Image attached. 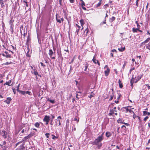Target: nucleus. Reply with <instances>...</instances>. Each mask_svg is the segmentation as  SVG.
I'll use <instances>...</instances> for the list:
<instances>
[{"label": "nucleus", "mask_w": 150, "mask_h": 150, "mask_svg": "<svg viewBox=\"0 0 150 150\" xmlns=\"http://www.w3.org/2000/svg\"><path fill=\"white\" fill-rule=\"evenodd\" d=\"M103 132L100 136H99L96 139H95L93 142V144H97L98 142H100L104 139Z\"/></svg>", "instance_id": "1"}, {"label": "nucleus", "mask_w": 150, "mask_h": 150, "mask_svg": "<svg viewBox=\"0 0 150 150\" xmlns=\"http://www.w3.org/2000/svg\"><path fill=\"white\" fill-rule=\"evenodd\" d=\"M13 52L11 51L8 50L7 51L4 52L1 55L8 58L11 57V56L13 54Z\"/></svg>", "instance_id": "2"}, {"label": "nucleus", "mask_w": 150, "mask_h": 150, "mask_svg": "<svg viewBox=\"0 0 150 150\" xmlns=\"http://www.w3.org/2000/svg\"><path fill=\"white\" fill-rule=\"evenodd\" d=\"M0 133L1 135L4 139H6L7 137L8 134L3 129L1 131L0 130Z\"/></svg>", "instance_id": "3"}, {"label": "nucleus", "mask_w": 150, "mask_h": 150, "mask_svg": "<svg viewBox=\"0 0 150 150\" xmlns=\"http://www.w3.org/2000/svg\"><path fill=\"white\" fill-rule=\"evenodd\" d=\"M50 120V117L49 116L45 115V116L44 119H43V121L45 122V124L46 125H47L49 123Z\"/></svg>", "instance_id": "4"}, {"label": "nucleus", "mask_w": 150, "mask_h": 150, "mask_svg": "<svg viewBox=\"0 0 150 150\" xmlns=\"http://www.w3.org/2000/svg\"><path fill=\"white\" fill-rule=\"evenodd\" d=\"M130 106H128L127 107H123L122 109L123 111L125 112H127L128 111H129V109L128 108V107H131Z\"/></svg>", "instance_id": "5"}, {"label": "nucleus", "mask_w": 150, "mask_h": 150, "mask_svg": "<svg viewBox=\"0 0 150 150\" xmlns=\"http://www.w3.org/2000/svg\"><path fill=\"white\" fill-rule=\"evenodd\" d=\"M110 69H109V68H107L106 69V70H105L104 71V73H105V75L106 76H107L109 75V74L110 73Z\"/></svg>", "instance_id": "6"}, {"label": "nucleus", "mask_w": 150, "mask_h": 150, "mask_svg": "<svg viewBox=\"0 0 150 150\" xmlns=\"http://www.w3.org/2000/svg\"><path fill=\"white\" fill-rule=\"evenodd\" d=\"M11 80H9L8 81H6V83L4 84V85L5 86V85H7L9 86H12V83H11Z\"/></svg>", "instance_id": "7"}, {"label": "nucleus", "mask_w": 150, "mask_h": 150, "mask_svg": "<svg viewBox=\"0 0 150 150\" xmlns=\"http://www.w3.org/2000/svg\"><path fill=\"white\" fill-rule=\"evenodd\" d=\"M12 99L10 97H8L6 98V100L4 101V102L7 104H9Z\"/></svg>", "instance_id": "8"}, {"label": "nucleus", "mask_w": 150, "mask_h": 150, "mask_svg": "<svg viewBox=\"0 0 150 150\" xmlns=\"http://www.w3.org/2000/svg\"><path fill=\"white\" fill-rule=\"evenodd\" d=\"M29 49L28 48V46L27 48H26L25 50V52L26 53V56H27L30 57V55L29 54Z\"/></svg>", "instance_id": "9"}, {"label": "nucleus", "mask_w": 150, "mask_h": 150, "mask_svg": "<svg viewBox=\"0 0 150 150\" xmlns=\"http://www.w3.org/2000/svg\"><path fill=\"white\" fill-rule=\"evenodd\" d=\"M142 76H138L137 77H135V80H136V81H134L135 83H136L139 80L141 79Z\"/></svg>", "instance_id": "10"}, {"label": "nucleus", "mask_w": 150, "mask_h": 150, "mask_svg": "<svg viewBox=\"0 0 150 150\" xmlns=\"http://www.w3.org/2000/svg\"><path fill=\"white\" fill-rule=\"evenodd\" d=\"M92 61L95 64L97 63L98 66L100 65V63L99 61L98 60H96L95 58H94V57L92 59Z\"/></svg>", "instance_id": "11"}, {"label": "nucleus", "mask_w": 150, "mask_h": 150, "mask_svg": "<svg viewBox=\"0 0 150 150\" xmlns=\"http://www.w3.org/2000/svg\"><path fill=\"white\" fill-rule=\"evenodd\" d=\"M76 28H78L76 30V33L77 34H78L80 29L81 28V27L77 24H76Z\"/></svg>", "instance_id": "12"}, {"label": "nucleus", "mask_w": 150, "mask_h": 150, "mask_svg": "<svg viewBox=\"0 0 150 150\" xmlns=\"http://www.w3.org/2000/svg\"><path fill=\"white\" fill-rule=\"evenodd\" d=\"M150 40V38H147L142 43L141 45L147 43Z\"/></svg>", "instance_id": "13"}, {"label": "nucleus", "mask_w": 150, "mask_h": 150, "mask_svg": "<svg viewBox=\"0 0 150 150\" xmlns=\"http://www.w3.org/2000/svg\"><path fill=\"white\" fill-rule=\"evenodd\" d=\"M53 54L54 52H53L52 50L50 49L49 50V54L50 55V57H52Z\"/></svg>", "instance_id": "14"}, {"label": "nucleus", "mask_w": 150, "mask_h": 150, "mask_svg": "<svg viewBox=\"0 0 150 150\" xmlns=\"http://www.w3.org/2000/svg\"><path fill=\"white\" fill-rule=\"evenodd\" d=\"M33 71H31V73L33 74H34L35 75L37 76V75H38V73L37 72V71L36 69H33Z\"/></svg>", "instance_id": "15"}, {"label": "nucleus", "mask_w": 150, "mask_h": 150, "mask_svg": "<svg viewBox=\"0 0 150 150\" xmlns=\"http://www.w3.org/2000/svg\"><path fill=\"white\" fill-rule=\"evenodd\" d=\"M0 146L2 148V150H6L7 148L8 147L6 146H3V145L0 144Z\"/></svg>", "instance_id": "16"}, {"label": "nucleus", "mask_w": 150, "mask_h": 150, "mask_svg": "<svg viewBox=\"0 0 150 150\" xmlns=\"http://www.w3.org/2000/svg\"><path fill=\"white\" fill-rule=\"evenodd\" d=\"M150 115V113L149 112H148L146 111H143V115L145 116L146 115Z\"/></svg>", "instance_id": "17"}, {"label": "nucleus", "mask_w": 150, "mask_h": 150, "mask_svg": "<svg viewBox=\"0 0 150 150\" xmlns=\"http://www.w3.org/2000/svg\"><path fill=\"white\" fill-rule=\"evenodd\" d=\"M116 112V111L115 110H110V112L108 114L109 115H112L114 114V112Z\"/></svg>", "instance_id": "18"}, {"label": "nucleus", "mask_w": 150, "mask_h": 150, "mask_svg": "<svg viewBox=\"0 0 150 150\" xmlns=\"http://www.w3.org/2000/svg\"><path fill=\"white\" fill-rule=\"evenodd\" d=\"M12 18H11V19L10 20L9 23L11 26V27L12 28L13 25V22L14 21V20H12Z\"/></svg>", "instance_id": "19"}, {"label": "nucleus", "mask_w": 150, "mask_h": 150, "mask_svg": "<svg viewBox=\"0 0 150 150\" xmlns=\"http://www.w3.org/2000/svg\"><path fill=\"white\" fill-rule=\"evenodd\" d=\"M97 144H94V145H97L98 148L100 149L102 146V144L100 142H98Z\"/></svg>", "instance_id": "20"}, {"label": "nucleus", "mask_w": 150, "mask_h": 150, "mask_svg": "<svg viewBox=\"0 0 150 150\" xmlns=\"http://www.w3.org/2000/svg\"><path fill=\"white\" fill-rule=\"evenodd\" d=\"M112 95H110V97L109 100L110 101H111L112 100V99L113 98V97L114 95V93H113V89H112Z\"/></svg>", "instance_id": "21"}, {"label": "nucleus", "mask_w": 150, "mask_h": 150, "mask_svg": "<svg viewBox=\"0 0 150 150\" xmlns=\"http://www.w3.org/2000/svg\"><path fill=\"white\" fill-rule=\"evenodd\" d=\"M105 135L107 137H109L111 135V134L110 132H107L105 133Z\"/></svg>", "instance_id": "22"}, {"label": "nucleus", "mask_w": 150, "mask_h": 150, "mask_svg": "<svg viewBox=\"0 0 150 150\" xmlns=\"http://www.w3.org/2000/svg\"><path fill=\"white\" fill-rule=\"evenodd\" d=\"M124 121L121 118H119L117 120V122L118 123L122 124Z\"/></svg>", "instance_id": "23"}, {"label": "nucleus", "mask_w": 150, "mask_h": 150, "mask_svg": "<svg viewBox=\"0 0 150 150\" xmlns=\"http://www.w3.org/2000/svg\"><path fill=\"white\" fill-rule=\"evenodd\" d=\"M125 47H121L120 48H118V50L120 51V52H123L125 50Z\"/></svg>", "instance_id": "24"}, {"label": "nucleus", "mask_w": 150, "mask_h": 150, "mask_svg": "<svg viewBox=\"0 0 150 150\" xmlns=\"http://www.w3.org/2000/svg\"><path fill=\"white\" fill-rule=\"evenodd\" d=\"M118 83L120 87L122 88L123 87L122 83L121 82V81L120 79L118 81Z\"/></svg>", "instance_id": "25"}, {"label": "nucleus", "mask_w": 150, "mask_h": 150, "mask_svg": "<svg viewBox=\"0 0 150 150\" xmlns=\"http://www.w3.org/2000/svg\"><path fill=\"white\" fill-rule=\"evenodd\" d=\"M115 18L114 16H113L111 18H110V20H109L110 22L111 23L113 21H114L115 20Z\"/></svg>", "instance_id": "26"}, {"label": "nucleus", "mask_w": 150, "mask_h": 150, "mask_svg": "<svg viewBox=\"0 0 150 150\" xmlns=\"http://www.w3.org/2000/svg\"><path fill=\"white\" fill-rule=\"evenodd\" d=\"M32 136L31 135H30V134H29L27 136L25 137L24 138V139H25V140H26L27 139L30 138Z\"/></svg>", "instance_id": "27"}, {"label": "nucleus", "mask_w": 150, "mask_h": 150, "mask_svg": "<svg viewBox=\"0 0 150 150\" xmlns=\"http://www.w3.org/2000/svg\"><path fill=\"white\" fill-rule=\"evenodd\" d=\"M88 29L87 28H86L85 31H84V35H87L88 33Z\"/></svg>", "instance_id": "28"}, {"label": "nucleus", "mask_w": 150, "mask_h": 150, "mask_svg": "<svg viewBox=\"0 0 150 150\" xmlns=\"http://www.w3.org/2000/svg\"><path fill=\"white\" fill-rule=\"evenodd\" d=\"M138 30H139L138 28H132V31L133 33H137V31H138Z\"/></svg>", "instance_id": "29"}, {"label": "nucleus", "mask_w": 150, "mask_h": 150, "mask_svg": "<svg viewBox=\"0 0 150 150\" xmlns=\"http://www.w3.org/2000/svg\"><path fill=\"white\" fill-rule=\"evenodd\" d=\"M47 100L48 101L50 102L51 103L53 104L54 103L55 101L54 100H51L49 98L47 99Z\"/></svg>", "instance_id": "30"}, {"label": "nucleus", "mask_w": 150, "mask_h": 150, "mask_svg": "<svg viewBox=\"0 0 150 150\" xmlns=\"http://www.w3.org/2000/svg\"><path fill=\"white\" fill-rule=\"evenodd\" d=\"M88 64L87 63H86V64H85V69H84L85 71H86L87 70V68L88 67Z\"/></svg>", "instance_id": "31"}, {"label": "nucleus", "mask_w": 150, "mask_h": 150, "mask_svg": "<svg viewBox=\"0 0 150 150\" xmlns=\"http://www.w3.org/2000/svg\"><path fill=\"white\" fill-rule=\"evenodd\" d=\"M102 1L101 0H100V2H99L98 4H97L96 5V7H98L100 6L101 4V2Z\"/></svg>", "instance_id": "32"}, {"label": "nucleus", "mask_w": 150, "mask_h": 150, "mask_svg": "<svg viewBox=\"0 0 150 150\" xmlns=\"http://www.w3.org/2000/svg\"><path fill=\"white\" fill-rule=\"evenodd\" d=\"M80 22L82 26H83V25L84 24V22L83 20L81 19L80 21Z\"/></svg>", "instance_id": "33"}, {"label": "nucleus", "mask_w": 150, "mask_h": 150, "mask_svg": "<svg viewBox=\"0 0 150 150\" xmlns=\"http://www.w3.org/2000/svg\"><path fill=\"white\" fill-rule=\"evenodd\" d=\"M40 125L38 122L35 123V126L37 127L38 128L39 127Z\"/></svg>", "instance_id": "34"}, {"label": "nucleus", "mask_w": 150, "mask_h": 150, "mask_svg": "<svg viewBox=\"0 0 150 150\" xmlns=\"http://www.w3.org/2000/svg\"><path fill=\"white\" fill-rule=\"evenodd\" d=\"M74 120L76 121L78 123L79 121V118L77 117H76L74 118Z\"/></svg>", "instance_id": "35"}, {"label": "nucleus", "mask_w": 150, "mask_h": 150, "mask_svg": "<svg viewBox=\"0 0 150 150\" xmlns=\"http://www.w3.org/2000/svg\"><path fill=\"white\" fill-rule=\"evenodd\" d=\"M25 93L28 94L30 96H31L32 95V93H31V92L30 91H25Z\"/></svg>", "instance_id": "36"}, {"label": "nucleus", "mask_w": 150, "mask_h": 150, "mask_svg": "<svg viewBox=\"0 0 150 150\" xmlns=\"http://www.w3.org/2000/svg\"><path fill=\"white\" fill-rule=\"evenodd\" d=\"M24 141V140H23L21 141H20L18 142H17L16 144V147L18 144H20L21 143H22Z\"/></svg>", "instance_id": "37"}, {"label": "nucleus", "mask_w": 150, "mask_h": 150, "mask_svg": "<svg viewBox=\"0 0 150 150\" xmlns=\"http://www.w3.org/2000/svg\"><path fill=\"white\" fill-rule=\"evenodd\" d=\"M19 92L21 94L24 95L25 94V91H19Z\"/></svg>", "instance_id": "38"}, {"label": "nucleus", "mask_w": 150, "mask_h": 150, "mask_svg": "<svg viewBox=\"0 0 150 150\" xmlns=\"http://www.w3.org/2000/svg\"><path fill=\"white\" fill-rule=\"evenodd\" d=\"M25 148L24 146H23V145H21L20 146V147L19 148V149L20 150H23V149Z\"/></svg>", "instance_id": "39"}, {"label": "nucleus", "mask_w": 150, "mask_h": 150, "mask_svg": "<svg viewBox=\"0 0 150 150\" xmlns=\"http://www.w3.org/2000/svg\"><path fill=\"white\" fill-rule=\"evenodd\" d=\"M52 139H57V137L53 134L52 135Z\"/></svg>", "instance_id": "40"}, {"label": "nucleus", "mask_w": 150, "mask_h": 150, "mask_svg": "<svg viewBox=\"0 0 150 150\" xmlns=\"http://www.w3.org/2000/svg\"><path fill=\"white\" fill-rule=\"evenodd\" d=\"M20 84H19L18 85V86H17L16 87V88H17V91L19 92V91H20L21 90H19V87H20Z\"/></svg>", "instance_id": "41"}, {"label": "nucleus", "mask_w": 150, "mask_h": 150, "mask_svg": "<svg viewBox=\"0 0 150 150\" xmlns=\"http://www.w3.org/2000/svg\"><path fill=\"white\" fill-rule=\"evenodd\" d=\"M0 1H1V6L2 7H3L4 6V2H3V0H0Z\"/></svg>", "instance_id": "42"}, {"label": "nucleus", "mask_w": 150, "mask_h": 150, "mask_svg": "<svg viewBox=\"0 0 150 150\" xmlns=\"http://www.w3.org/2000/svg\"><path fill=\"white\" fill-rule=\"evenodd\" d=\"M50 135V134L49 133H46L45 134V135L46 136V137L47 138H49V135Z\"/></svg>", "instance_id": "43"}, {"label": "nucleus", "mask_w": 150, "mask_h": 150, "mask_svg": "<svg viewBox=\"0 0 150 150\" xmlns=\"http://www.w3.org/2000/svg\"><path fill=\"white\" fill-rule=\"evenodd\" d=\"M146 48L150 50V45L149 44H148L146 46Z\"/></svg>", "instance_id": "44"}, {"label": "nucleus", "mask_w": 150, "mask_h": 150, "mask_svg": "<svg viewBox=\"0 0 150 150\" xmlns=\"http://www.w3.org/2000/svg\"><path fill=\"white\" fill-rule=\"evenodd\" d=\"M30 134L31 135V136L32 137L35 135V133L34 131H32L31 132V133Z\"/></svg>", "instance_id": "45"}, {"label": "nucleus", "mask_w": 150, "mask_h": 150, "mask_svg": "<svg viewBox=\"0 0 150 150\" xmlns=\"http://www.w3.org/2000/svg\"><path fill=\"white\" fill-rule=\"evenodd\" d=\"M12 63V62H6V63H4L3 64L4 65H8L9 64H11Z\"/></svg>", "instance_id": "46"}, {"label": "nucleus", "mask_w": 150, "mask_h": 150, "mask_svg": "<svg viewBox=\"0 0 150 150\" xmlns=\"http://www.w3.org/2000/svg\"><path fill=\"white\" fill-rule=\"evenodd\" d=\"M81 5L82 6H85V4L84 1L82 0H81Z\"/></svg>", "instance_id": "47"}, {"label": "nucleus", "mask_w": 150, "mask_h": 150, "mask_svg": "<svg viewBox=\"0 0 150 150\" xmlns=\"http://www.w3.org/2000/svg\"><path fill=\"white\" fill-rule=\"evenodd\" d=\"M23 2L25 3V5L26 7H28V2L26 1V0H24Z\"/></svg>", "instance_id": "48"}, {"label": "nucleus", "mask_w": 150, "mask_h": 150, "mask_svg": "<svg viewBox=\"0 0 150 150\" xmlns=\"http://www.w3.org/2000/svg\"><path fill=\"white\" fill-rule=\"evenodd\" d=\"M149 117L148 116H146L144 118V121L146 122L147 119L149 118Z\"/></svg>", "instance_id": "49"}, {"label": "nucleus", "mask_w": 150, "mask_h": 150, "mask_svg": "<svg viewBox=\"0 0 150 150\" xmlns=\"http://www.w3.org/2000/svg\"><path fill=\"white\" fill-rule=\"evenodd\" d=\"M94 94H90L89 96H88V97L90 98H91L92 97L94 96Z\"/></svg>", "instance_id": "50"}, {"label": "nucleus", "mask_w": 150, "mask_h": 150, "mask_svg": "<svg viewBox=\"0 0 150 150\" xmlns=\"http://www.w3.org/2000/svg\"><path fill=\"white\" fill-rule=\"evenodd\" d=\"M56 19L57 22H59V23H61V20L60 19H57V16L56 17Z\"/></svg>", "instance_id": "51"}, {"label": "nucleus", "mask_w": 150, "mask_h": 150, "mask_svg": "<svg viewBox=\"0 0 150 150\" xmlns=\"http://www.w3.org/2000/svg\"><path fill=\"white\" fill-rule=\"evenodd\" d=\"M129 112L130 113H132L133 114H134V111H133L132 110H131V109H129Z\"/></svg>", "instance_id": "52"}, {"label": "nucleus", "mask_w": 150, "mask_h": 150, "mask_svg": "<svg viewBox=\"0 0 150 150\" xmlns=\"http://www.w3.org/2000/svg\"><path fill=\"white\" fill-rule=\"evenodd\" d=\"M57 122H58L59 123V126H60L61 125V121L59 119H58L57 120Z\"/></svg>", "instance_id": "53"}, {"label": "nucleus", "mask_w": 150, "mask_h": 150, "mask_svg": "<svg viewBox=\"0 0 150 150\" xmlns=\"http://www.w3.org/2000/svg\"><path fill=\"white\" fill-rule=\"evenodd\" d=\"M139 0H137L136 2V5L137 7H138L139 6V5L138 4V2L139 1Z\"/></svg>", "instance_id": "54"}, {"label": "nucleus", "mask_w": 150, "mask_h": 150, "mask_svg": "<svg viewBox=\"0 0 150 150\" xmlns=\"http://www.w3.org/2000/svg\"><path fill=\"white\" fill-rule=\"evenodd\" d=\"M121 96V94H118V96L117 97V99L119 100Z\"/></svg>", "instance_id": "55"}, {"label": "nucleus", "mask_w": 150, "mask_h": 150, "mask_svg": "<svg viewBox=\"0 0 150 150\" xmlns=\"http://www.w3.org/2000/svg\"><path fill=\"white\" fill-rule=\"evenodd\" d=\"M106 23V20L105 19L104 21L103 22H102L101 23L100 25H103L104 24H105Z\"/></svg>", "instance_id": "56"}, {"label": "nucleus", "mask_w": 150, "mask_h": 150, "mask_svg": "<svg viewBox=\"0 0 150 150\" xmlns=\"http://www.w3.org/2000/svg\"><path fill=\"white\" fill-rule=\"evenodd\" d=\"M6 141H4L3 142V145H4V146H6Z\"/></svg>", "instance_id": "57"}, {"label": "nucleus", "mask_w": 150, "mask_h": 150, "mask_svg": "<svg viewBox=\"0 0 150 150\" xmlns=\"http://www.w3.org/2000/svg\"><path fill=\"white\" fill-rule=\"evenodd\" d=\"M122 124H124L127 126H128L129 125V124L128 123L124 122H122Z\"/></svg>", "instance_id": "58"}, {"label": "nucleus", "mask_w": 150, "mask_h": 150, "mask_svg": "<svg viewBox=\"0 0 150 150\" xmlns=\"http://www.w3.org/2000/svg\"><path fill=\"white\" fill-rule=\"evenodd\" d=\"M26 131V129H23L22 131H21V132L22 133H24V132H25Z\"/></svg>", "instance_id": "59"}, {"label": "nucleus", "mask_w": 150, "mask_h": 150, "mask_svg": "<svg viewBox=\"0 0 150 150\" xmlns=\"http://www.w3.org/2000/svg\"><path fill=\"white\" fill-rule=\"evenodd\" d=\"M111 52H117V51L115 49H113L111 50Z\"/></svg>", "instance_id": "60"}, {"label": "nucleus", "mask_w": 150, "mask_h": 150, "mask_svg": "<svg viewBox=\"0 0 150 150\" xmlns=\"http://www.w3.org/2000/svg\"><path fill=\"white\" fill-rule=\"evenodd\" d=\"M40 64H41V66L42 67H45L46 66L42 62H41L40 63Z\"/></svg>", "instance_id": "61"}, {"label": "nucleus", "mask_w": 150, "mask_h": 150, "mask_svg": "<svg viewBox=\"0 0 150 150\" xmlns=\"http://www.w3.org/2000/svg\"><path fill=\"white\" fill-rule=\"evenodd\" d=\"M121 128L122 129H125L126 128V127L125 125H123L122 126Z\"/></svg>", "instance_id": "62"}, {"label": "nucleus", "mask_w": 150, "mask_h": 150, "mask_svg": "<svg viewBox=\"0 0 150 150\" xmlns=\"http://www.w3.org/2000/svg\"><path fill=\"white\" fill-rule=\"evenodd\" d=\"M146 85L147 86V87H148V89H150V86H149V84H146Z\"/></svg>", "instance_id": "63"}, {"label": "nucleus", "mask_w": 150, "mask_h": 150, "mask_svg": "<svg viewBox=\"0 0 150 150\" xmlns=\"http://www.w3.org/2000/svg\"><path fill=\"white\" fill-rule=\"evenodd\" d=\"M51 115L52 117V118L51 120H53V119L54 118L55 116L54 115H52V114H51Z\"/></svg>", "instance_id": "64"}]
</instances>
